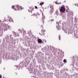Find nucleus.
<instances>
[{
    "mask_svg": "<svg viewBox=\"0 0 78 78\" xmlns=\"http://www.w3.org/2000/svg\"><path fill=\"white\" fill-rule=\"evenodd\" d=\"M40 28L42 29L41 30V32L39 33V34L41 36H42V35H44V34H45V30L43 28V25H42L41 24H40Z\"/></svg>",
    "mask_w": 78,
    "mask_h": 78,
    "instance_id": "obj_1",
    "label": "nucleus"
},
{
    "mask_svg": "<svg viewBox=\"0 0 78 78\" xmlns=\"http://www.w3.org/2000/svg\"><path fill=\"white\" fill-rule=\"evenodd\" d=\"M60 12L62 13H65L66 12V7L64 6H62L59 9Z\"/></svg>",
    "mask_w": 78,
    "mask_h": 78,
    "instance_id": "obj_2",
    "label": "nucleus"
},
{
    "mask_svg": "<svg viewBox=\"0 0 78 78\" xmlns=\"http://www.w3.org/2000/svg\"><path fill=\"white\" fill-rule=\"evenodd\" d=\"M19 5H16L15 6H12V8L14 9L15 11H18V10H19Z\"/></svg>",
    "mask_w": 78,
    "mask_h": 78,
    "instance_id": "obj_3",
    "label": "nucleus"
},
{
    "mask_svg": "<svg viewBox=\"0 0 78 78\" xmlns=\"http://www.w3.org/2000/svg\"><path fill=\"white\" fill-rule=\"evenodd\" d=\"M30 9L28 10V11L30 12H31V13H32V11H33L34 10V8L33 7H30Z\"/></svg>",
    "mask_w": 78,
    "mask_h": 78,
    "instance_id": "obj_4",
    "label": "nucleus"
},
{
    "mask_svg": "<svg viewBox=\"0 0 78 78\" xmlns=\"http://www.w3.org/2000/svg\"><path fill=\"white\" fill-rule=\"evenodd\" d=\"M38 43H43V44H44V41H42V40L40 39H38Z\"/></svg>",
    "mask_w": 78,
    "mask_h": 78,
    "instance_id": "obj_5",
    "label": "nucleus"
},
{
    "mask_svg": "<svg viewBox=\"0 0 78 78\" xmlns=\"http://www.w3.org/2000/svg\"><path fill=\"white\" fill-rule=\"evenodd\" d=\"M7 27H8L7 25L5 26L4 29V31H7V30H8V28H7Z\"/></svg>",
    "mask_w": 78,
    "mask_h": 78,
    "instance_id": "obj_6",
    "label": "nucleus"
},
{
    "mask_svg": "<svg viewBox=\"0 0 78 78\" xmlns=\"http://www.w3.org/2000/svg\"><path fill=\"white\" fill-rule=\"evenodd\" d=\"M57 28L58 29V30H60L61 29V26L58 25V26H56Z\"/></svg>",
    "mask_w": 78,
    "mask_h": 78,
    "instance_id": "obj_7",
    "label": "nucleus"
},
{
    "mask_svg": "<svg viewBox=\"0 0 78 78\" xmlns=\"http://www.w3.org/2000/svg\"><path fill=\"white\" fill-rule=\"evenodd\" d=\"M9 22H11L12 21V18H10L9 19Z\"/></svg>",
    "mask_w": 78,
    "mask_h": 78,
    "instance_id": "obj_8",
    "label": "nucleus"
},
{
    "mask_svg": "<svg viewBox=\"0 0 78 78\" xmlns=\"http://www.w3.org/2000/svg\"><path fill=\"white\" fill-rule=\"evenodd\" d=\"M18 8H19V10H22V7L19 5Z\"/></svg>",
    "mask_w": 78,
    "mask_h": 78,
    "instance_id": "obj_9",
    "label": "nucleus"
},
{
    "mask_svg": "<svg viewBox=\"0 0 78 78\" xmlns=\"http://www.w3.org/2000/svg\"><path fill=\"white\" fill-rule=\"evenodd\" d=\"M44 4V2H41L40 3V5H42Z\"/></svg>",
    "mask_w": 78,
    "mask_h": 78,
    "instance_id": "obj_10",
    "label": "nucleus"
},
{
    "mask_svg": "<svg viewBox=\"0 0 78 78\" xmlns=\"http://www.w3.org/2000/svg\"><path fill=\"white\" fill-rule=\"evenodd\" d=\"M42 21H43L42 25H44V23H45V22H44V19L42 18Z\"/></svg>",
    "mask_w": 78,
    "mask_h": 78,
    "instance_id": "obj_11",
    "label": "nucleus"
},
{
    "mask_svg": "<svg viewBox=\"0 0 78 78\" xmlns=\"http://www.w3.org/2000/svg\"><path fill=\"white\" fill-rule=\"evenodd\" d=\"M7 27H8V28L9 29V30H10L11 28V27H10V26H7Z\"/></svg>",
    "mask_w": 78,
    "mask_h": 78,
    "instance_id": "obj_12",
    "label": "nucleus"
},
{
    "mask_svg": "<svg viewBox=\"0 0 78 78\" xmlns=\"http://www.w3.org/2000/svg\"><path fill=\"white\" fill-rule=\"evenodd\" d=\"M55 3L56 5H59V3L57 2H55Z\"/></svg>",
    "mask_w": 78,
    "mask_h": 78,
    "instance_id": "obj_13",
    "label": "nucleus"
},
{
    "mask_svg": "<svg viewBox=\"0 0 78 78\" xmlns=\"http://www.w3.org/2000/svg\"><path fill=\"white\" fill-rule=\"evenodd\" d=\"M31 33V30H29V32H28V33H29V34H30Z\"/></svg>",
    "mask_w": 78,
    "mask_h": 78,
    "instance_id": "obj_14",
    "label": "nucleus"
},
{
    "mask_svg": "<svg viewBox=\"0 0 78 78\" xmlns=\"http://www.w3.org/2000/svg\"><path fill=\"white\" fill-rule=\"evenodd\" d=\"M53 12V10H51L50 11L51 14V13H52V12Z\"/></svg>",
    "mask_w": 78,
    "mask_h": 78,
    "instance_id": "obj_15",
    "label": "nucleus"
},
{
    "mask_svg": "<svg viewBox=\"0 0 78 78\" xmlns=\"http://www.w3.org/2000/svg\"><path fill=\"white\" fill-rule=\"evenodd\" d=\"M63 62H66V59H64L63 60Z\"/></svg>",
    "mask_w": 78,
    "mask_h": 78,
    "instance_id": "obj_16",
    "label": "nucleus"
},
{
    "mask_svg": "<svg viewBox=\"0 0 78 78\" xmlns=\"http://www.w3.org/2000/svg\"><path fill=\"white\" fill-rule=\"evenodd\" d=\"M58 38H59V40H60V39H61V37H60V36H58Z\"/></svg>",
    "mask_w": 78,
    "mask_h": 78,
    "instance_id": "obj_17",
    "label": "nucleus"
},
{
    "mask_svg": "<svg viewBox=\"0 0 78 78\" xmlns=\"http://www.w3.org/2000/svg\"><path fill=\"white\" fill-rule=\"evenodd\" d=\"M35 8H36V9H37V6H35Z\"/></svg>",
    "mask_w": 78,
    "mask_h": 78,
    "instance_id": "obj_18",
    "label": "nucleus"
},
{
    "mask_svg": "<svg viewBox=\"0 0 78 78\" xmlns=\"http://www.w3.org/2000/svg\"><path fill=\"white\" fill-rule=\"evenodd\" d=\"M44 42H47V41L45 39L44 40Z\"/></svg>",
    "mask_w": 78,
    "mask_h": 78,
    "instance_id": "obj_19",
    "label": "nucleus"
},
{
    "mask_svg": "<svg viewBox=\"0 0 78 78\" xmlns=\"http://www.w3.org/2000/svg\"><path fill=\"white\" fill-rule=\"evenodd\" d=\"M33 16H36V14L34 13L33 14Z\"/></svg>",
    "mask_w": 78,
    "mask_h": 78,
    "instance_id": "obj_20",
    "label": "nucleus"
},
{
    "mask_svg": "<svg viewBox=\"0 0 78 78\" xmlns=\"http://www.w3.org/2000/svg\"><path fill=\"white\" fill-rule=\"evenodd\" d=\"M2 76L1 75H0V78H2Z\"/></svg>",
    "mask_w": 78,
    "mask_h": 78,
    "instance_id": "obj_21",
    "label": "nucleus"
},
{
    "mask_svg": "<svg viewBox=\"0 0 78 78\" xmlns=\"http://www.w3.org/2000/svg\"><path fill=\"white\" fill-rule=\"evenodd\" d=\"M51 22H53V21H54V20H51Z\"/></svg>",
    "mask_w": 78,
    "mask_h": 78,
    "instance_id": "obj_22",
    "label": "nucleus"
},
{
    "mask_svg": "<svg viewBox=\"0 0 78 78\" xmlns=\"http://www.w3.org/2000/svg\"><path fill=\"white\" fill-rule=\"evenodd\" d=\"M75 5H76V6H77V5H78V4H75Z\"/></svg>",
    "mask_w": 78,
    "mask_h": 78,
    "instance_id": "obj_23",
    "label": "nucleus"
},
{
    "mask_svg": "<svg viewBox=\"0 0 78 78\" xmlns=\"http://www.w3.org/2000/svg\"><path fill=\"white\" fill-rule=\"evenodd\" d=\"M40 11H42V10H41V9Z\"/></svg>",
    "mask_w": 78,
    "mask_h": 78,
    "instance_id": "obj_24",
    "label": "nucleus"
},
{
    "mask_svg": "<svg viewBox=\"0 0 78 78\" xmlns=\"http://www.w3.org/2000/svg\"><path fill=\"white\" fill-rule=\"evenodd\" d=\"M24 32H25H25H26V31H25V30H24Z\"/></svg>",
    "mask_w": 78,
    "mask_h": 78,
    "instance_id": "obj_25",
    "label": "nucleus"
},
{
    "mask_svg": "<svg viewBox=\"0 0 78 78\" xmlns=\"http://www.w3.org/2000/svg\"><path fill=\"white\" fill-rule=\"evenodd\" d=\"M42 9H43V10H44V9H42Z\"/></svg>",
    "mask_w": 78,
    "mask_h": 78,
    "instance_id": "obj_26",
    "label": "nucleus"
},
{
    "mask_svg": "<svg viewBox=\"0 0 78 78\" xmlns=\"http://www.w3.org/2000/svg\"><path fill=\"white\" fill-rule=\"evenodd\" d=\"M74 57H73V58Z\"/></svg>",
    "mask_w": 78,
    "mask_h": 78,
    "instance_id": "obj_27",
    "label": "nucleus"
},
{
    "mask_svg": "<svg viewBox=\"0 0 78 78\" xmlns=\"http://www.w3.org/2000/svg\"><path fill=\"white\" fill-rule=\"evenodd\" d=\"M19 30H20V29H19Z\"/></svg>",
    "mask_w": 78,
    "mask_h": 78,
    "instance_id": "obj_28",
    "label": "nucleus"
}]
</instances>
